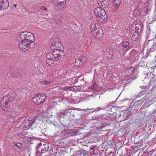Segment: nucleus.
<instances>
[{
	"mask_svg": "<svg viewBox=\"0 0 156 156\" xmlns=\"http://www.w3.org/2000/svg\"><path fill=\"white\" fill-rule=\"evenodd\" d=\"M94 14L99 22L104 23L107 21V15L104 9L100 7L97 8L94 10Z\"/></svg>",
	"mask_w": 156,
	"mask_h": 156,
	"instance_id": "3",
	"label": "nucleus"
},
{
	"mask_svg": "<svg viewBox=\"0 0 156 156\" xmlns=\"http://www.w3.org/2000/svg\"><path fill=\"white\" fill-rule=\"evenodd\" d=\"M113 53L112 52V50L111 49L107 54V57L109 58H111L113 56Z\"/></svg>",
	"mask_w": 156,
	"mask_h": 156,
	"instance_id": "26",
	"label": "nucleus"
},
{
	"mask_svg": "<svg viewBox=\"0 0 156 156\" xmlns=\"http://www.w3.org/2000/svg\"><path fill=\"white\" fill-rule=\"evenodd\" d=\"M97 154H96V153H95V154H94V156H96Z\"/></svg>",
	"mask_w": 156,
	"mask_h": 156,
	"instance_id": "45",
	"label": "nucleus"
},
{
	"mask_svg": "<svg viewBox=\"0 0 156 156\" xmlns=\"http://www.w3.org/2000/svg\"><path fill=\"white\" fill-rule=\"evenodd\" d=\"M66 0H54V2L56 3L57 2L58 5L59 4L60 5H65Z\"/></svg>",
	"mask_w": 156,
	"mask_h": 156,
	"instance_id": "19",
	"label": "nucleus"
},
{
	"mask_svg": "<svg viewBox=\"0 0 156 156\" xmlns=\"http://www.w3.org/2000/svg\"><path fill=\"white\" fill-rule=\"evenodd\" d=\"M18 43V46L20 49L24 51L32 48L34 46V42H30V41H26L25 40L22 39Z\"/></svg>",
	"mask_w": 156,
	"mask_h": 156,
	"instance_id": "5",
	"label": "nucleus"
},
{
	"mask_svg": "<svg viewBox=\"0 0 156 156\" xmlns=\"http://www.w3.org/2000/svg\"><path fill=\"white\" fill-rule=\"evenodd\" d=\"M36 117H35L33 119L29 121V123L28 124H27V123H24V124H25L24 125V127L26 128L30 126L35 122L36 120Z\"/></svg>",
	"mask_w": 156,
	"mask_h": 156,
	"instance_id": "14",
	"label": "nucleus"
},
{
	"mask_svg": "<svg viewBox=\"0 0 156 156\" xmlns=\"http://www.w3.org/2000/svg\"><path fill=\"white\" fill-rule=\"evenodd\" d=\"M48 148V145L46 144L45 143H44L43 144L42 143L39 144L37 147V150L41 151L42 153L47 151Z\"/></svg>",
	"mask_w": 156,
	"mask_h": 156,
	"instance_id": "8",
	"label": "nucleus"
},
{
	"mask_svg": "<svg viewBox=\"0 0 156 156\" xmlns=\"http://www.w3.org/2000/svg\"><path fill=\"white\" fill-rule=\"evenodd\" d=\"M109 1L105 0L103 1H98V4L100 7H103V8H107L108 6Z\"/></svg>",
	"mask_w": 156,
	"mask_h": 156,
	"instance_id": "13",
	"label": "nucleus"
},
{
	"mask_svg": "<svg viewBox=\"0 0 156 156\" xmlns=\"http://www.w3.org/2000/svg\"><path fill=\"white\" fill-rule=\"evenodd\" d=\"M66 88H67V87H62V90H67Z\"/></svg>",
	"mask_w": 156,
	"mask_h": 156,
	"instance_id": "41",
	"label": "nucleus"
},
{
	"mask_svg": "<svg viewBox=\"0 0 156 156\" xmlns=\"http://www.w3.org/2000/svg\"><path fill=\"white\" fill-rule=\"evenodd\" d=\"M78 131L77 130H72L71 132V134L73 136H74L78 135Z\"/></svg>",
	"mask_w": 156,
	"mask_h": 156,
	"instance_id": "32",
	"label": "nucleus"
},
{
	"mask_svg": "<svg viewBox=\"0 0 156 156\" xmlns=\"http://www.w3.org/2000/svg\"><path fill=\"white\" fill-rule=\"evenodd\" d=\"M67 90H71L73 91V87H67L66 88Z\"/></svg>",
	"mask_w": 156,
	"mask_h": 156,
	"instance_id": "38",
	"label": "nucleus"
},
{
	"mask_svg": "<svg viewBox=\"0 0 156 156\" xmlns=\"http://www.w3.org/2000/svg\"><path fill=\"white\" fill-rule=\"evenodd\" d=\"M137 144V147H140L141 146H142L143 145L141 143H140L139 144Z\"/></svg>",
	"mask_w": 156,
	"mask_h": 156,
	"instance_id": "39",
	"label": "nucleus"
},
{
	"mask_svg": "<svg viewBox=\"0 0 156 156\" xmlns=\"http://www.w3.org/2000/svg\"><path fill=\"white\" fill-rule=\"evenodd\" d=\"M12 98L10 94L4 96L0 102V107L5 111H9L11 108Z\"/></svg>",
	"mask_w": 156,
	"mask_h": 156,
	"instance_id": "2",
	"label": "nucleus"
},
{
	"mask_svg": "<svg viewBox=\"0 0 156 156\" xmlns=\"http://www.w3.org/2000/svg\"><path fill=\"white\" fill-rule=\"evenodd\" d=\"M37 150V152L36 153V156H41V154L42 153V152L41 151H38V150Z\"/></svg>",
	"mask_w": 156,
	"mask_h": 156,
	"instance_id": "34",
	"label": "nucleus"
},
{
	"mask_svg": "<svg viewBox=\"0 0 156 156\" xmlns=\"http://www.w3.org/2000/svg\"><path fill=\"white\" fill-rule=\"evenodd\" d=\"M73 91H80L81 90V87L80 86H73Z\"/></svg>",
	"mask_w": 156,
	"mask_h": 156,
	"instance_id": "28",
	"label": "nucleus"
},
{
	"mask_svg": "<svg viewBox=\"0 0 156 156\" xmlns=\"http://www.w3.org/2000/svg\"><path fill=\"white\" fill-rule=\"evenodd\" d=\"M113 4L115 6H119L120 5V0H113Z\"/></svg>",
	"mask_w": 156,
	"mask_h": 156,
	"instance_id": "24",
	"label": "nucleus"
},
{
	"mask_svg": "<svg viewBox=\"0 0 156 156\" xmlns=\"http://www.w3.org/2000/svg\"><path fill=\"white\" fill-rule=\"evenodd\" d=\"M41 83L42 85H49L51 83V81L49 80H44L41 81Z\"/></svg>",
	"mask_w": 156,
	"mask_h": 156,
	"instance_id": "27",
	"label": "nucleus"
},
{
	"mask_svg": "<svg viewBox=\"0 0 156 156\" xmlns=\"http://www.w3.org/2000/svg\"><path fill=\"white\" fill-rule=\"evenodd\" d=\"M80 60L81 61V65H83L84 64L86 61V59L84 56H82L81 57H80L79 58Z\"/></svg>",
	"mask_w": 156,
	"mask_h": 156,
	"instance_id": "25",
	"label": "nucleus"
},
{
	"mask_svg": "<svg viewBox=\"0 0 156 156\" xmlns=\"http://www.w3.org/2000/svg\"><path fill=\"white\" fill-rule=\"evenodd\" d=\"M63 112H64L65 115H67L68 113H70L71 112V109L69 108H68L66 110H63Z\"/></svg>",
	"mask_w": 156,
	"mask_h": 156,
	"instance_id": "33",
	"label": "nucleus"
},
{
	"mask_svg": "<svg viewBox=\"0 0 156 156\" xmlns=\"http://www.w3.org/2000/svg\"><path fill=\"white\" fill-rule=\"evenodd\" d=\"M90 87L91 89L94 91H97L98 90L97 86L95 84H94L92 86H90Z\"/></svg>",
	"mask_w": 156,
	"mask_h": 156,
	"instance_id": "31",
	"label": "nucleus"
},
{
	"mask_svg": "<svg viewBox=\"0 0 156 156\" xmlns=\"http://www.w3.org/2000/svg\"><path fill=\"white\" fill-rule=\"evenodd\" d=\"M51 47L53 52L54 51L57 54H60L61 56L63 57V52L61 49L62 48V46L60 43H55L54 45L52 44Z\"/></svg>",
	"mask_w": 156,
	"mask_h": 156,
	"instance_id": "6",
	"label": "nucleus"
},
{
	"mask_svg": "<svg viewBox=\"0 0 156 156\" xmlns=\"http://www.w3.org/2000/svg\"><path fill=\"white\" fill-rule=\"evenodd\" d=\"M13 6L14 7H16V4H14L13 5Z\"/></svg>",
	"mask_w": 156,
	"mask_h": 156,
	"instance_id": "44",
	"label": "nucleus"
},
{
	"mask_svg": "<svg viewBox=\"0 0 156 156\" xmlns=\"http://www.w3.org/2000/svg\"><path fill=\"white\" fill-rule=\"evenodd\" d=\"M35 37L30 32L25 31L21 33L18 37V39L20 40H25L26 41H30V42H33L35 41Z\"/></svg>",
	"mask_w": 156,
	"mask_h": 156,
	"instance_id": "4",
	"label": "nucleus"
},
{
	"mask_svg": "<svg viewBox=\"0 0 156 156\" xmlns=\"http://www.w3.org/2000/svg\"><path fill=\"white\" fill-rule=\"evenodd\" d=\"M6 156H13L12 154H9V155H6Z\"/></svg>",
	"mask_w": 156,
	"mask_h": 156,
	"instance_id": "43",
	"label": "nucleus"
},
{
	"mask_svg": "<svg viewBox=\"0 0 156 156\" xmlns=\"http://www.w3.org/2000/svg\"><path fill=\"white\" fill-rule=\"evenodd\" d=\"M91 34L94 37L96 38L101 37L103 35V30L101 28H100L97 30H92Z\"/></svg>",
	"mask_w": 156,
	"mask_h": 156,
	"instance_id": "9",
	"label": "nucleus"
},
{
	"mask_svg": "<svg viewBox=\"0 0 156 156\" xmlns=\"http://www.w3.org/2000/svg\"><path fill=\"white\" fill-rule=\"evenodd\" d=\"M95 109V108H91V109H87L86 110V111H87L88 110H94Z\"/></svg>",
	"mask_w": 156,
	"mask_h": 156,
	"instance_id": "42",
	"label": "nucleus"
},
{
	"mask_svg": "<svg viewBox=\"0 0 156 156\" xmlns=\"http://www.w3.org/2000/svg\"><path fill=\"white\" fill-rule=\"evenodd\" d=\"M61 17L60 16H57L56 18L55 19V22L57 24H60L62 23Z\"/></svg>",
	"mask_w": 156,
	"mask_h": 156,
	"instance_id": "22",
	"label": "nucleus"
},
{
	"mask_svg": "<svg viewBox=\"0 0 156 156\" xmlns=\"http://www.w3.org/2000/svg\"><path fill=\"white\" fill-rule=\"evenodd\" d=\"M147 77L150 80V83L153 85H156V77L155 75L151 72L147 73L146 74Z\"/></svg>",
	"mask_w": 156,
	"mask_h": 156,
	"instance_id": "10",
	"label": "nucleus"
},
{
	"mask_svg": "<svg viewBox=\"0 0 156 156\" xmlns=\"http://www.w3.org/2000/svg\"><path fill=\"white\" fill-rule=\"evenodd\" d=\"M85 152V151H83V154ZM83 155L82 153L80 151H78L76 152L75 156H82Z\"/></svg>",
	"mask_w": 156,
	"mask_h": 156,
	"instance_id": "29",
	"label": "nucleus"
},
{
	"mask_svg": "<svg viewBox=\"0 0 156 156\" xmlns=\"http://www.w3.org/2000/svg\"><path fill=\"white\" fill-rule=\"evenodd\" d=\"M46 62L49 65L53 66L57 64L63 58L60 54H57L55 51L48 53L46 55Z\"/></svg>",
	"mask_w": 156,
	"mask_h": 156,
	"instance_id": "1",
	"label": "nucleus"
},
{
	"mask_svg": "<svg viewBox=\"0 0 156 156\" xmlns=\"http://www.w3.org/2000/svg\"><path fill=\"white\" fill-rule=\"evenodd\" d=\"M65 115L64 112H63V110L58 112L57 114V117L58 119H60L61 118H63Z\"/></svg>",
	"mask_w": 156,
	"mask_h": 156,
	"instance_id": "21",
	"label": "nucleus"
},
{
	"mask_svg": "<svg viewBox=\"0 0 156 156\" xmlns=\"http://www.w3.org/2000/svg\"><path fill=\"white\" fill-rule=\"evenodd\" d=\"M81 61L80 60L79 58H77L75 60V65L76 66H82L81 65Z\"/></svg>",
	"mask_w": 156,
	"mask_h": 156,
	"instance_id": "23",
	"label": "nucleus"
},
{
	"mask_svg": "<svg viewBox=\"0 0 156 156\" xmlns=\"http://www.w3.org/2000/svg\"><path fill=\"white\" fill-rule=\"evenodd\" d=\"M41 9L42 10H45V12L46 11V8L44 6H43L41 7Z\"/></svg>",
	"mask_w": 156,
	"mask_h": 156,
	"instance_id": "37",
	"label": "nucleus"
},
{
	"mask_svg": "<svg viewBox=\"0 0 156 156\" xmlns=\"http://www.w3.org/2000/svg\"><path fill=\"white\" fill-rule=\"evenodd\" d=\"M14 147H17L19 149H21L23 148V146L22 144L19 142H15L14 143Z\"/></svg>",
	"mask_w": 156,
	"mask_h": 156,
	"instance_id": "20",
	"label": "nucleus"
},
{
	"mask_svg": "<svg viewBox=\"0 0 156 156\" xmlns=\"http://www.w3.org/2000/svg\"><path fill=\"white\" fill-rule=\"evenodd\" d=\"M130 36L133 41H135L138 38V33L137 32L135 31L133 33H132L131 34Z\"/></svg>",
	"mask_w": 156,
	"mask_h": 156,
	"instance_id": "17",
	"label": "nucleus"
},
{
	"mask_svg": "<svg viewBox=\"0 0 156 156\" xmlns=\"http://www.w3.org/2000/svg\"><path fill=\"white\" fill-rule=\"evenodd\" d=\"M13 78H19L21 76L20 74V73H16L14 74H12L11 76Z\"/></svg>",
	"mask_w": 156,
	"mask_h": 156,
	"instance_id": "30",
	"label": "nucleus"
},
{
	"mask_svg": "<svg viewBox=\"0 0 156 156\" xmlns=\"http://www.w3.org/2000/svg\"><path fill=\"white\" fill-rule=\"evenodd\" d=\"M9 6V3L7 0H0V10L5 9Z\"/></svg>",
	"mask_w": 156,
	"mask_h": 156,
	"instance_id": "11",
	"label": "nucleus"
},
{
	"mask_svg": "<svg viewBox=\"0 0 156 156\" xmlns=\"http://www.w3.org/2000/svg\"><path fill=\"white\" fill-rule=\"evenodd\" d=\"M94 112V111H92L91 112Z\"/></svg>",
	"mask_w": 156,
	"mask_h": 156,
	"instance_id": "46",
	"label": "nucleus"
},
{
	"mask_svg": "<svg viewBox=\"0 0 156 156\" xmlns=\"http://www.w3.org/2000/svg\"><path fill=\"white\" fill-rule=\"evenodd\" d=\"M23 135V134L22 133H19L18 134V137H20L22 136Z\"/></svg>",
	"mask_w": 156,
	"mask_h": 156,
	"instance_id": "40",
	"label": "nucleus"
},
{
	"mask_svg": "<svg viewBox=\"0 0 156 156\" xmlns=\"http://www.w3.org/2000/svg\"><path fill=\"white\" fill-rule=\"evenodd\" d=\"M141 105V104L140 102H136L134 103L132 106H131L129 107V109L131 108V111L135 113L138 110Z\"/></svg>",
	"mask_w": 156,
	"mask_h": 156,
	"instance_id": "12",
	"label": "nucleus"
},
{
	"mask_svg": "<svg viewBox=\"0 0 156 156\" xmlns=\"http://www.w3.org/2000/svg\"><path fill=\"white\" fill-rule=\"evenodd\" d=\"M105 108H100V107H98L96 108H95V110L96 109V110H95V111H99L100 110H103V109H105Z\"/></svg>",
	"mask_w": 156,
	"mask_h": 156,
	"instance_id": "36",
	"label": "nucleus"
},
{
	"mask_svg": "<svg viewBox=\"0 0 156 156\" xmlns=\"http://www.w3.org/2000/svg\"><path fill=\"white\" fill-rule=\"evenodd\" d=\"M46 95L43 93L38 94L37 97L32 99V101L35 105H39L44 103L46 99Z\"/></svg>",
	"mask_w": 156,
	"mask_h": 156,
	"instance_id": "7",
	"label": "nucleus"
},
{
	"mask_svg": "<svg viewBox=\"0 0 156 156\" xmlns=\"http://www.w3.org/2000/svg\"><path fill=\"white\" fill-rule=\"evenodd\" d=\"M100 26L98 23H95L94 24H92L91 26V30H94L100 28Z\"/></svg>",
	"mask_w": 156,
	"mask_h": 156,
	"instance_id": "18",
	"label": "nucleus"
},
{
	"mask_svg": "<svg viewBox=\"0 0 156 156\" xmlns=\"http://www.w3.org/2000/svg\"><path fill=\"white\" fill-rule=\"evenodd\" d=\"M131 113L130 112H125L123 113V120H126L130 117Z\"/></svg>",
	"mask_w": 156,
	"mask_h": 156,
	"instance_id": "15",
	"label": "nucleus"
},
{
	"mask_svg": "<svg viewBox=\"0 0 156 156\" xmlns=\"http://www.w3.org/2000/svg\"><path fill=\"white\" fill-rule=\"evenodd\" d=\"M122 46L123 47L124 50H129L130 48L129 47V42L127 41H125L122 43Z\"/></svg>",
	"mask_w": 156,
	"mask_h": 156,
	"instance_id": "16",
	"label": "nucleus"
},
{
	"mask_svg": "<svg viewBox=\"0 0 156 156\" xmlns=\"http://www.w3.org/2000/svg\"><path fill=\"white\" fill-rule=\"evenodd\" d=\"M96 146L95 145H93L90 146V150H93L96 147Z\"/></svg>",
	"mask_w": 156,
	"mask_h": 156,
	"instance_id": "35",
	"label": "nucleus"
}]
</instances>
